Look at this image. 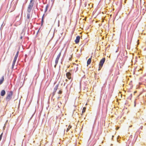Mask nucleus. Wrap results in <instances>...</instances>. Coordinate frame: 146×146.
<instances>
[{"instance_id": "1", "label": "nucleus", "mask_w": 146, "mask_h": 146, "mask_svg": "<svg viewBox=\"0 0 146 146\" xmlns=\"http://www.w3.org/2000/svg\"><path fill=\"white\" fill-rule=\"evenodd\" d=\"M13 95V92L12 91H10L8 92L7 94V96L6 98V100L7 102L9 101L12 98Z\"/></svg>"}, {"instance_id": "2", "label": "nucleus", "mask_w": 146, "mask_h": 146, "mask_svg": "<svg viewBox=\"0 0 146 146\" xmlns=\"http://www.w3.org/2000/svg\"><path fill=\"white\" fill-rule=\"evenodd\" d=\"M105 58H104L100 60L99 64L98 70H100L102 68L103 64L105 62Z\"/></svg>"}, {"instance_id": "3", "label": "nucleus", "mask_w": 146, "mask_h": 146, "mask_svg": "<svg viewBox=\"0 0 146 146\" xmlns=\"http://www.w3.org/2000/svg\"><path fill=\"white\" fill-rule=\"evenodd\" d=\"M34 4V2H31L30 1V3L28 7L27 8V12L28 13H30L32 8L33 7V5Z\"/></svg>"}, {"instance_id": "4", "label": "nucleus", "mask_w": 146, "mask_h": 146, "mask_svg": "<svg viewBox=\"0 0 146 146\" xmlns=\"http://www.w3.org/2000/svg\"><path fill=\"white\" fill-rule=\"evenodd\" d=\"M71 71V70H70V72H67L66 74L67 78L69 79H70L71 78V74L70 72Z\"/></svg>"}, {"instance_id": "5", "label": "nucleus", "mask_w": 146, "mask_h": 146, "mask_svg": "<svg viewBox=\"0 0 146 146\" xmlns=\"http://www.w3.org/2000/svg\"><path fill=\"white\" fill-rule=\"evenodd\" d=\"M30 13L28 12V13L27 14L26 21H28V23H29L30 21V18L31 15Z\"/></svg>"}, {"instance_id": "6", "label": "nucleus", "mask_w": 146, "mask_h": 146, "mask_svg": "<svg viewBox=\"0 0 146 146\" xmlns=\"http://www.w3.org/2000/svg\"><path fill=\"white\" fill-rule=\"evenodd\" d=\"M80 38V36H78L76 37V39L75 40L76 43L77 44L79 42Z\"/></svg>"}, {"instance_id": "7", "label": "nucleus", "mask_w": 146, "mask_h": 146, "mask_svg": "<svg viewBox=\"0 0 146 146\" xmlns=\"http://www.w3.org/2000/svg\"><path fill=\"white\" fill-rule=\"evenodd\" d=\"M6 93L5 91V90H3L1 91V96H5Z\"/></svg>"}, {"instance_id": "8", "label": "nucleus", "mask_w": 146, "mask_h": 146, "mask_svg": "<svg viewBox=\"0 0 146 146\" xmlns=\"http://www.w3.org/2000/svg\"><path fill=\"white\" fill-rule=\"evenodd\" d=\"M4 76H3L0 79V84H1L3 83L4 80Z\"/></svg>"}, {"instance_id": "9", "label": "nucleus", "mask_w": 146, "mask_h": 146, "mask_svg": "<svg viewBox=\"0 0 146 146\" xmlns=\"http://www.w3.org/2000/svg\"><path fill=\"white\" fill-rule=\"evenodd\" d=\"M58 59H57V58H56V60H55V65L54 66V68H56V65H57V64H58Z\"/></svg>"}, {"instance_id": "10", "label": "nucleus", "mask_w": 146, "mask_h": 146, "mask_svg": "<svg viewBox=\"0 0 146 146\" xmlns=\"http://www.w3.org/2000/svg\"><path fill=\"white\" fill-rule=\"evenodd\" d=\"M91 62V58H89L87 61V64L88 65L90 64Z\"/></svg>"}, {"instance_id": "11", "label": "nucleus", "mask_w": 146, "mask_h": 146, "mask_svg": "<svg viewBox=\"0 0 146 146\" xmlns=\"http://www.w3.org/2000/svg\"><path fill=\"white\" fill-rule=\"evenodd\" d=\"M58 85H56L55 86V87L54 88V92H56L57 90L58 89Z\"/></svg>"}, {"instance_id": "12", "label": "nucleus", "mask_w": 146, "mask_h": 146, "mask_svg": "<svg viewBox=\"0 0 146 146\" xmlns=\"http://www.w3.org/2000/svg\"><path fill=\"white\" fill-rule=\"evenodd\" d=\"M72 126L70 125H69L68 126V128H67L66 130V131L68 132L69 129L71 128Z\"/></svg>"}, {"instance_id": "13", "label": "nucleus", "mask_w": 146, "mask_h": 146, "mask_svg": "<svg viewBox=\"0 0 146 146\" xmlns=\"http://www.w3.org/2000/svg\"><path fill=\"white\" fill-rule=\"evenodd\" d=\"M61 52H60L59 53V54H58V55L56 58L58 59L59 60V58L60 57V56L61 55Z\"/></svg>"}, {"instance_id": "14", "label": "nucleus", "mask_w": 146, "mask_h": 146, "mask_svg": "<svg viewBox=\"0 0 146 146\" xmlns=\"http://www.w3.org/2000/svg\"><path fill=\"white\" fill-rule=\"evenodd\" d=\"M44 22V19L43 17H42L41 20V25L42 26L43 24V23Z\"/></svg>"}, {"instance_id": "15", "label": "nucleus", "mask_w": 146, "mask_h": 146, "mask_svg": "<svg viewBox=\"0 0 146 146\" xmlns=\"http://www.w3.org/2000/svg\"><path fill=\"white\" fill-rule=\"evenodd\" d=\"M19 53V51H17V53L15 57V58H17L18 56Z\"/></svg>"}, {"instance_id": "16", "label": "nucleus", "mask_w": 146, "mask_h": 146, "mask_svg": "<svg viewBox=\"0 0 146 146\" xmlns=\"http://www.w3.org/2000/svg\"><path fill=\"white\" fill-rule=\"evenodd\" d=\"M15 62H13L12 65V69H13L14 68V67L15 66Z\"/></svg>"}, {"instance_id": "17", "label": "nucleus", "mask_w": 146, "mask_h": 146, "mask_svg": "<svg viewBox=\"0 0 146 146\" xmlns=\"http://www.w3.org/2000/svg\"><path fill=\"white\" fill-rule=\"evenodd\" d=\"M86 108H83L82 109V113H84L85 111Z\"/></svg>"}, {"instance_id": "18", "label": "nucleus", "mask_w": 146, "mask_h": 146, "mask_svg": "<svg viewBox=\"0 0 146 146\" xmlns=\"http://www.w3.org/2000/svg\"><path fill=\"white\" fill-rule=\"evenodd\" d=\"M58 107L59 108H60V105H61L62 104V103L60 102L58 103Z\"/></svg>"}, {"instance_id": "19", "label": "nucleus", "mask_w": 146, "mask_h": 146, "mask_svg": "<svg viewBox=\"0 0 146 146\" xmlns=\"http://www.w3.org/2000/svg\"><path fill=\"white\" fill-rule=\"evenodd\" d=\"M17 59V58L14 57V59L13 62H16Z\"/></svg>"}, {"instance_id": "20", "label": "nucleus", "mask_w": 146, "mask_h": 146, "mask_svg": "<svg viewBox=\"0 0 146 146\" xmlns=\"http://www.w3.org/2000/svg\"><path fill=\"white\" fill-rule=\"evenodd\" d=\"M2 135H3V133H2L0 135V141L2 139Z\"/></svg>"}, {"instance_id": "21", "label": "nucleus", "mask_w": 146, "mask_h": 146, "mask_svg": "<svg viewBox=\"0 0 146 146\" xmlns=\"http://www.w3.org/2000/svg\"><path fill=\"white\" fill-rule=\"evenodd\" d=\"M62 93V91L61 90H60L59 92H58V94H61Z\"/></svg>"}, {"instance_id": "22", "label": "nucleus", "mask_w": 146, "mask_h": 146, "mask_svg": "<svg viewBox=\"0 0 146 146\" xmlns=\"http://www.w3.org/2000/svg\"><path fill=\"white\" fill-rule=\"evenodd\" d=\"M47 8H48V7L47 6H46V9H45V12H46L47 11Z\"/></svg>"}, {"instance_id": "23", "label": "nucleus", "mask_w": 146, "mask_h": 146, "mask_svg": "<svg viewBox=\"0 0 146 146\" xmlns=\"http://www.w3.org/2000/svg\"><path fill=\"white\" fill-rule=\"evenodd\" d=\"M27 54H25V60L26 58H27Z\"/></svg>"}, {"instance_id": "24", "label": "nucleus", "mask_w": 146, "mask_h": 146, "mask_svg": "<svg viewBox=\"0 0 146 146\" xmlns=\"http://www.w3.org/2000/svg\"><path fill=\"white\" fill-rule=\"evenodd\" d=\"M78 70V67H76L75 72H76Z\"/></svg>"}, {"instance_id": "25", "label": "nucleus", "mask_w": 146, "mask_h": 146, "mask_svg": "<svg viewBox=\"0 0 146 146\" xmlns=\"http://www.w3.org/2000/svg\"><path fill=\"white\" fill-rule=\"evenodd\" d=\"M55 92H54V91L53 92V96L55 94Z\"/></svg>"}, {"instance_id": "26", "label": "nucleus", "mask_w": 146, "mask_h": 146, "mask_svg": "<svg viewBox=\"0 0 146 146\" xmlns=\"http://www.w3.org/2000/svg\"><path fill=\"white\" fill-rule=\"evenodd\" d=\"M30 1L31 2H34V0H31Z\"/></svg>"}, {"instance_id": "27", "label": "nucleus", "mask_w": 146, "mask_h": 146, "mask_svg": "<svg viewBox=\"0 0 146 146\" xmlns=\"http://www.w3.org/2000/svg\"><path fill=\"white\" fill-rule=\"evenodd\" d=\"M20 39H22V38H23V36H21V37H20Z\"/></svg>"}, {"instance_id": "28", "label": "nucleus", "mask_w": 146, "mask_h": 146, "mask_svg": "<svg viewBox=\"0 0 146 146\" xmlns=\"http://www.w3.org/2000/svg\"><path fill=\"white\" fill-rule=\"evenodd\" d=\"M34 114H33L32 115V117H31V118H30V119H31V118H32V117H33V115Z\"/></svg>"}, {"instance_id": "29", "label": "nucleus", "mask_w": 146, "mask_h": 146, "mask_svg": "<svg viewBox=\"0 0 146 146\" xmlns=\"http://www.w3.org/2000/svg\"><path fill=\"white\" fill-rule=\"evenodd\" d=\"M44 14H43V16L42 17H43V19H44Z\"/></svg>"}, {"instance_id": "30", "label": "nucleus", "mask_w": 146, "mask_h": 146, "mask_svg": "<svg viewBox=\"0 0 146 146\" xmlns=\"http://www.w3.org/2000/svg\"><path fill=\"white\" fill-rule=\"evenodd\" d=\"M143 127V126H141V129H142V128Z\"/></svg>"}, {"instance_id": "31", "label": "nucleus", "mask_w": 146, "mask_h": 146, "mask_svg": "<svg viewBox=\"0 0 146 146\" xmlns=\"http://www.w3.org/2000/svg\"><path fill=\"white\" fill-rule=\"evenodd\" d=\"M66 81H67L68 80H67V79H66Z\"/></svg>"}, {"instance_id": "32", "label": "nucleus", "mask_w": 146, "mask_h": 146, "mask_svg": "<svg viewBox=\"0 0 146 146\" xmlns=\"http://www.w3.org/2000/svg\"><path fill=\"white\" fill-rule=\"evenodd\" d=\"M113 137H114V136L113 135L112 136V139H113Z\"/></svg>"}, {"instance_id": "33", "label": "nucleus", "mask_w": 146, "mask_h": 146, "mask_svg": "<svg viewBox=\"0 0 146 146\" xmlns=\"http://www.w3.org/2000/svg\"><path fill=\"white\" fill-rule=\"evenodd\" d=\"M5 124L4 126V127H5Z\"/></svg>"}, {"instance_id": "34", "label": "nucleus", "mask_w": 146, "mask_h": 146, "mask_svg": "<svg viewBox=\"0 0 146 146\" xmlns=\"http://www.w3.org/2000/svg\"><path fill=\"white\" fill-rule=\"evenodd\" d=\"M70 59H71V58H69V60H70Z\"/></svg>"}, {"instance_id": "35", "label": "nucleus", "mask_w": 146, "mask_h": 146, "mask_svg": "<svg viewBox=\"0 0 146 146\" xmlns=\"http://www.w3.org/2000/svg\"><path fill=\"white\" fill-rule=\"evenodd\" d=\"M7 122V121L6 122Z\"/></svg>"}]
</instances>
